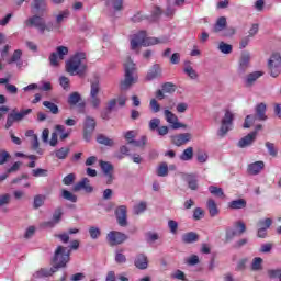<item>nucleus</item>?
<instances>
[{
    "mask_svg": "<svg viewBox=\"0 0 281 281\" xmlns=\"http://www.w3.org/2000/svg\"><path fill=\"white\" fill-rule=\"evenodd\" d=\"M124 79L120 83L121 91H128L133 85H137L139 76L137 75V66L131 57H127L123 64Z\"/></svg>",
    "mask_w": 281,
    "mask_h": 281,
    "instance_id": "nucleus-1",
    "label": "nucleus"
},
{
    "mask_svg": "<svg viewBox=\"0 0 281 281\" xmlns=\"http://www.w3.org/2000/svg\"><path fill=\"white\" fill-rule=\"evenodd\" d=\"M66 71L70 76H83L87 71V54L77 53L66 61Z\"/></svg>",
    "mask_w": 281,
    "mask_h": 281,
    "instance_id": "nucleus-2",
    "label": "nucleus"
},
{
    "mask_svg": "<svg viewBox=\"0 0 281 281\" xmlns=\"http://www.w3.org/2000/svg\"><path fill=\"white\" fill-rule=\"evenodd\" d=\"M161 43L157 37H147L146 32L140 31L131 40V49L135 50L137 47H150V45H159Z\"/></svg>",
    "mask_w": 281,
    "mask_h": 281,
    "instance_id": "nucleus-3",
    "label": "nucleus"
},
{
    "mask_svg": "<svg viewBox=\"0 0 281 281\" xmlns=\"http://www.w3.org/2000/svg\"><path fill=\"white\" fill-rule=\"evenodd\" d=\"M70 256L71 249L64 246H57L53 257L55 269H63V267H67V262H69Z\"/></svg>",
    "mask_w": 281,
    "mask_h": 281,
    "instance_id": "nucleus-4",
    "label": "nucleus"
},
{
    "mask_svg": "<svg viewBox=\"0 0 281 281\" xmlns=\"http://www.w3.org/2000/svg\"><path fill=\"white\" fill-rule=\"evenodd\" d=\"M256 115H247L244 122V128H250L251 124L256 123V120L265 122L267 120V104L259 103L255 108Z\"/></svg>",
    "mask_w": 281,
    "mask_h": 281,
    "instance_id": "nucleus-5",
    "label": "nucleus"
},
{
    "mask_svg": "<svg viewBox=\"0 0 281 281\" xmlns=\"http://www.w3.org/2000/svg\"><path fill=\"white\" fill-rule=\"evenodd\" d=\"M234 112L229 109L224 110V115L221 120V126L218 131L220 137H225L229 131L234 128Z\"/></svg>",
    "mask_w": 281,
    "mask_h": 281,
    "instance_id": "nucleus-6",
    "label": "nucleus"
},
{
    "mask_svg": "<svg viewBox=\"0 0 281 281\" xmlns=\"http://www.w3.org/2000/svg\"><path fill=\"white\" fill-rule=\"evenodd\" d=\"M24 25L26 27H36L40 34H45V31L49 32L47 24H45V20H43V15L35 13L34 15L27 18L24 21Z\"/></svg>",
    "mask_w": 281,
    "mask_h": 281,
    "instance_id": "nucleus-7",
    "label": "nucleus"
},
{
    "mask_svg": "<svg viewBox=\"0 0 281 281\" xmlns=\"http://www.w3.org/2000/svg\"><path fill=\"white\" fill-rule=\"evenodd\" d=\"M269 74L272 78H278L281 74V56L280 53H273L268 60Z\"/></svg>",
    "mask_w": 281,
    "mask_h": 281,
    "instance_id": "nucleus-8",
    "label": "nucleus"
},
{
    "mask_svg": "<svg viewBox=\"0 0 281 281\" xmlns=\"http://www.w3.org/2000/svg\"><path fill=\"white\" fill-rule=\"evenodd\" d=\"M69 54V48L67 46H57L55 52L49 56V63L52 67H58L59 60H65V56Z\"/></svg>",
    "mask_w": 281,
    "mask_h": 281,
    "instance_id": "nucleus-9",
    "label": "nucleus"
},
{
    "mask_svg": "<svg viewBox=\"0 0 281 281\" xmlns=\"http://www.w3.org/2000/svg\"><path fill=\"white\" fill-rule=\"evenodd\" d=\"M128 240V236L122 232L111 231L106 234V241L110 247H116V245H122Z\"/></svg>",
    "mask_w": 281,
    "mask_h": 281,
    "instance_id": "nucleus-10",
    "label": "nucleus"
},
{
    "mask_svg": "<svg viewBox=\"0 0 281 281\" xmlns=\"http://www.w3.org/2000/svg\"><path fill=\"white\" fill-rule=\"evenodd\" d=\"M31 12L32 14H40V16H46L47 12H49V8L47 7V0H33L31 3Z\"/></svg>",
    "mask_w": 281,
    "mask_h": 281,
    "instance_id": "nucleus-11",
    "label": "nucleus"
},
{
    "mask_svg": "<svg viewBox=\"0 0 281 281\" xmlns=\"http://www.w3.org/2000/svg\"><path fill=\"white\" fill-rule=\"evenodd\" d=\"M98 125V123L95 122V119H93L92 116H86L85 121H83V137L86 139V142H90L91 139V135L93 133V131H95V126Z\"/></svg>",
    "mask_w": 281,
    "mask_h": 281,
    "instance_id": "nucleus-12",
    "label": "nucleus"
},
{
    "mask_svg": "<svg viewBox=\"0 0 281 281\" xmlns=\"http://www.w3.org/2000/svg\"><path fill=\"white\" fill-rule=\"evenodd\" d=\"M165 119L168 124H171V128L175 131L179 128H188V125L183 123H179V117L176 116L175 113H172L170 110H165Z\"/></svg>",
    "mask_w": 281,
    "mask_h": 281,
    "instance_id": "nucleus-13",
    "label": "nucleus"
},
{
    "mask_svg": "<svg viewBox=\"0 0 281 281\" xmlns=\"http://www.w3.org/2000/svg\"><path fill=\"white\" fill-rule=\"evenodd\" d=\"M126 205H121L115 210V216L120 227H126L128 225V221L126 220Z\"/></svg>",
    "mask_w": 281,
    "mask_h": 281,
    "instance_id": "nucleus-14",
    "label": "nucleus"
},
{
    "mask_svg": "<svg viewBox=\"0 0 281 281\" xmlns=\"http://www.w3.org/2000/svg\"><path fill=\"white\" fill-rule=\"evenodd\" d=\"M57 269L53 268H41L33 273V280H41L43 278H52L56 273Z\"/></svg>",
    "mask_w": 281,
    "mask_h": 281,
    "instance_id": "nucleus-15",
    "label": "nucleus"
},
{
    "mask_svg": "<svg viewBox=\"0 0 281 281\" xmlns=\"http://www.w3.org/2000/svg\"><path fill=\"white\" fill-rule=\"evenodd\" d=\"M161 66L159 64L153 65L151 68L148 70L145 80H147V82H150L151 80L161 78Z\"/></svg>",
    "mask_w": 281,
    "mask_h": 281,
    "instance_id": "nucleus-16",
    "label": "nucleus"
},
{
    "mask_svg": "<svg viewBox=\"0 0 281 281\" xmlns=\"http://www.w3.org/2000/svg\"><path fill=\"white\" fill-rule=\"evenodd\" d=\"M190 139H192V134L190 133H183L171 136V142L172 144H175V146H183L184 144H188Z\"/></svg>",
    "mask_w": 281,
    "mask_h": 281,
    "instance_id": "nucleus-17",
    "label": "nucleus"
},
{
    "mask_svg": "<svg viewBox=\"0 0 281 281\" xmlns=\"http://www.w3.org/2000/svg\"><path fill=\"white\" fill-rule=\"evenodd\" d=\"M89 178H83L79 182L74 186V192H80V190H85L88 193L93 192V187H91Z\"/></svg>",
    "mask_w": 281,
    "mask_h": 281,
    "instance_id": "nucleus-18",
    "label": "nucleus"
},
{
    "mask_svg": "<svg viewBox=\"0 0 281 281\" xmlns=\"http://www.w3.org/2000/svg\"><path fill=\"white\" fill-rule=\"evenodd\" d=\"M116 106H117V99H111L106 103V108L101 112L102 120H109V117L111 116V113L115 111Z\"/></svg>",
    "mask_w": 281,
    "mask_h": 281,
    "instance_id": "nucleus-19",
    "label": "nucleus"
},
{
    "mask_svg": "<svg viewBox=\"0 0 281 281\" xmlns=\"http://www.w3.org/2000/svg\"><path fill=\"white\" fill-rule=\"evenodd\" d=\"M134 266L140 271L148 269V257L144 254H138L134 260Z\"/></svg>",
    "mask_w": 281,
    "mask_h": 281,
    "instance_id": "nucleus-20",
    "label": "nucleus"
},
{
    "mask_svg": "<svg viewBox=\"0 0 281 281\" xmlns=\"http://www.w3.org/2000/svg\"><path fill=\"white\" fill-rule=\"evenodd\" d=\"M256 137H257V132H251L245 137H243L241 139H239L237 146L239 148H247V146H251V144L256 142Z\"/></svg>",
    "mask_w": 281,
    "mask_h": 281,
    "instance_id": "nucleus-21",
    "label": "nucleus"
},
{
    "mask_svg": "<svg viewBox=\"0 0 281 281\" xmlns=\"http://www.w3.org/2000/svg\"><path fill=\"white\" fill-rule=\"evenodd\" d=\"M249 60H251V55H249V53L247 52H244L239 59V67H238L239 74H245V71L249 69Z\"/></svg>",
    "mask_w": 281,
    "mask_h": 281,
    "instance_id": "nucleus-22",
    "label": "nucleus"
},
{
    "mask_svg": "<svg viewBox=\"0 0 281 281\" xmlns=\"http://www.w3.org/2000/svg\"><path fill=\"white\" fill-rule=\"evenodd\" d=\"M68 104L70 106H76V104H78L80 109H85V101H82V97L78 92H72L68 97Z\"/></svg>",
    "mask_w": 281,
    "mask_h": 281,
    "instance_id": "nucleus-23",
    "label": "nucleus"
},
{
    "mask_svg": "<svg viewBox=\"0 0 281 281\" xmlns=\"http://www.w3.org/2000/svg\"><path fill=\"white\" fill-rule=\"evenodd\" d=\"M182 179L188 183L190 190H199V181L194 175L184 173L182 175Z\"/></svg>",
    "mask_w": 281,
    "mask_h": 281,
    "instance_id": "nucleus-24",
    "label": "nucleus"
},
{
    "mask_svg": "<svg viewBox=\"0 0 281 281\" xmlns=\"http://www.w3.org/2000/svg\"><path fill=\"white\" fill-rule=\"evenodd\" d=\"M226 27H227V18L221 16L216 20L212 29V32H214V34H218L220 32H224Z\"/></svg>",
    "mask_w": 281,
    "mask_h": 281,
    "instance_id": "nucleus-25",
    "label": "nucleus"
},
{
    "mask_svg": "<svg viewBox=\"0 0 281 281\" xmlns=\"http://www.w3.org/2000/svg\"><path fill=\"white\" fill-rule=\"evenodd\" d=\"M265 169V161H256L248 166L249 175H260V171Z\"/></svg>",
    "mask_w": 281,
    "mask_h": 281,
    "instance_id": "nucleus-26",
    "label": "nucleus"
},
{
    "mask_svg": "<svg viewBox=\"0 0 281 281\" xmlns=\"http://www.w3.org/2000/svg\"><path fill=\"white\" fill-rule=\"evenodd\" d=\"M231 210H245L247 207V201L245 199L233 200L228 203Z\"/></svg>",
    "mask_w": 281,
    "mask_h": 281,
    "instance_id": "nucleus-27",
    "label": "nucleus"
},
{
    "mask_svg": "<svg viewBox=\"0 0 281 281\" xmlns=\"http://www.w3.org/2000/svg\"><path fill=\"white\" fill-rule=\"evenodd\" d=\"M199 240V234L194 232H189L182 235V243L190 245Z\"/></svg>",
    "mask_w": 281,
    "mask_h": 281,
    "instance_id": "nucleus-28",
    "label": "nucleus"
},
{
    "mask_svg": "<svg viewBox=\"0 0 281 281\" xmlns=\"http://www.w3.org/2000/svg\"><path fill=\"white\" fill-rule=\"evenodd\" d=\"M206 207L212 218H214V216H218V206L216 205V202L214 200L209 199L206 202Z\"/></svg>",
    "mask_w": 281,
    "mask_h": 281,
    "instance_id": "nucleus-29",
    "label": "nucleus"
},
{
    "mask_svg": "<svg viewBox=\"0 0 281 281\" xmlns=\"http://www.w3.org/2000/svg\"><path fill=\"white\" fill-rule=\"evenodd\" d=\"M97 142H98V144H101L102 146H110V147L115 146V140H113V138H109L104 134H99L97 136Z\"/></svg>",
    "mask_w": 281,
    "mask_h": 281,
    "instance_id": "nucleus-30",
    "label": "nucleus"
},
{
    "mask_svg": "<svg viewBox=\"0 0 281 281\" xmlns=\"http://www.w3.org/2000/svg\"><path fill=\"white\" fill-rule=\"evenodd\" d=\"M184 65H186L184 74H187V76H189V78H191V80H196V78H199V74H196V70H194V68H192V66H190L191 63L186 61Z\"/></svg>",
    "mask_w": 281,
    "mask_h": 281,
    "instance_id": "nucleus-31",
    "label": "nucleus"
},
{
    "mask_svg": "<svg viewBox=\"0 0 281 281\" xmlns=\"http://www.w3.org/2000/svg\"><path fill=\"white\" fill-rule=\"evenodd\" d=\"M261 76H262L261 71H255L249 74L246 78V87H252L254 82H256V80H258V78H260Z\"/></svg>",
    "mask_w": 281,
    "mask_h": 281,
    "instance_id": "nucleus-32",
    "label": "nucleus"
},
{
    "mask_svg": "<svg viewBox=\"0 0 281 281\" xmlns=\"http://www.w3.org/2000/svg\"><path fill=\"white\" fill-rule=\"evenodd\" d=\"M32 113V109L21 110L20 112H12L11 115L13 116V120L15 122H21L26 115H30Z\"/></svg>",
    "mask_w": 281,
    "mask_h": 281,
    "instance_id": "nucleus-33",
    "label": "nucleus"
},
{
    "mask_svg": "<svg viewBox=\"0 0 281 281\" xmlns=\"http://www.w3.org/2000/svg\"><path fill=\"white\" fill-rule=\"evenodd\" d=\"M31 149H33L37 155H43V153H45L43 148H41L38 136H34V138H31Z\"/></svg>",
    "mask_w": 281,
    "mask_h": 281,
    "instance_id": "nucleus-34",
    "label": "nucleus"
},
{
    "mask_svg": "<svg viewBox=\"0 0 281 281\" xmlns=\"http://www.w3.org/2000/svg\"><path fill=\"white\" fill-rule=\"evenodd\" d=\"M46 199H47V196H45L43 194L35 195L34 201H33L34 210H38V207H43V205H45V200Z\"/></svg>",
    "mask_w": 281,
    "mask_h": 281,
    "instance_id": "nucleus-35",
    "label": "nucleus"
},
{
    "mask_svg": "<svg viewBox=\"0 0 281 281\" xmlns=\"http://www.w3.org/2000/svg\"><path fill=\"white\" fill-rule=\"evenodd\" d=\"M194 157V148L188 147L180 156L181 161H190Z\"/></svg>",
    "mask_w": 281,
    "mask_h": 281,
    "instance_id": "nucleus-36",
    "label": "nucleus"
},
{
    "mask_svg": "<svg viewBox=\"0 0 281 281\" xmlns=\"http://www.w3.org/2000/svg\"><path fill=\"white\" fill-rule=\"evenodd\" d=\"M43 106H45L46 109H48V111H50V113H53V115H58L59 113V109L58 105H56V103L52 102V101H44L43 102Z\"/></svg>",
    "mask_w": 281,
    "mask_h": 281,
    "instance_id": "nucleus-37",
    "label": "nucleus"
},
{
    "mask_svg": "<svg viewBox=\"0 0 281 281\" xmlns=\"http://www.w3.org/2000/svg\"><path fill=\"white\" fill-rule=\"evenodd\" d=\"M217 49L222 53V54H232L234 47L232 46V44H227L225 42H220Z\"/></svg>",
    "mask_w": 281,
    "mask_h": 281,
    "instance_id": "nucleus-38",
    "label": "nucleus"
},
{
    "mask_svg": "<svg viewBox=\"0 0 281 281\" xmlns=\"http://www.w3.org/2000/svg\"><path fill=\"white\" fill-rule=\"evenodd\" d=\"M69 147H61L55 150V157H57V159H67V157L69 156Z\"/></svg>",
    "mask_w": 281,
    "mask_h": 281,
    "instance_id": "nucleus-39",
    "label": "nucleus"
},
{
    "mask_svg": "<svg viewBox=\"0 0 281 281\" xmlns=\"http://www.w3.org/2000/svg\"><path fill=\"white\" fill-rule=\"evenodd\" d=\"M209 191L211 192V194H213V196H217L218 199H225V193L223 192L222 188L211 186L209 187Z\"/></svg>",
    "mask_w": 281,
    "mask_h": 281,
    "instance_id": "nucleus-40",
    "label": "nucleus"
},
{
    "mask_svg": "<svg viewBox=\"0 0 281 281\" xmlns=\"http://www.w3.org/2000/svg\"><path fill=\"white\" fill-rule=\"evenodd\" d=\"M156 175L158 177H168V164L161 162L156 170Z\"/></svg>",
    "mask_w": 281,
    "mask_h": 281,
    "instance_id": "nucleus-41",
    "label": "nucleus"
},
{
    "mask_svg": "<svg viewBox=\"0 0 281 281\" xmlns=\"http://www.w3.org/2000/svg\"><path fill=\"white\" fill-rule=\"evenodd\" d=\"M145 240L149 245H153V243H155L156 240H159V234L155 232H147L145 233Z\"/></svg>",
    "mask_w": 281,
    "mask_h": 281,
    "instance_id": "nucleus-42",
    "label": "nucleus"
},
{
    "mask_svg": "<svg viewBox=\"0 0 281 281\" xmlns=\"http://www.w3.org/2000/svg\"><path fill=\"white\" fill-rule=\"evenodd\" d=\"M251 271H262V258L255 257L252 259Z\"/></svg>",
    "mask_w": 281,
    "mask_h": 281,
    "instance_id": "nucleus-43",
    "label": "nucleus"
},
{
    "mask_svg": "<svg viewBox=\"0 0 281 281\" xmlns=\"http://www.w3.org/2000/svg\"><path fill=\"white\" fill-rule=\"evenodd\" d=\"M236 236H240L236 229L227 228L226 235H225V241L231 243V240H234V238H236Z\"/></svg>",
    "mask_w": 281,
    "mask_h": 281,
    "instance_id": "nucleus-44",
    "label": "nucleus"
},
{
    "mask_svg": "<svg viewBox=\"0 0 281 281\" xmlns=\"http://www.w3.org/2000/svg\"><path fill=\"white\" fill-rule=\"evenodd\" d=\"M235 227V232H237V234L239 236H243V234H245V232L247 231V226L245 225V222L243 221H238L234 224Z\"/></svg>",
    "mask_w": 281,
    "mask_h": 281,
    "instance_id": "nucleus-45",
    "label": "nucleus"
},
{
    "mask_svg": "<svg viewBox=\"0 0 281 281\" xmlns=\"http://www.w3.org/2000/svg\"><path fill=\"white\" fill-rule=\"evenodd\" d=\"M100 166H101V170H102L103 175H109V173L113 172V165L111 162L101 160Z\"/></svg>",
    "mask_w": 281,
    "mask_h": 281,
    "instance_id": "nucleus-46",
    "label": "nucleus"
},
{
    "mask_svg": "<svg viewBox=\"0 0 281 281\" xmlns=\"http://www.w3.org/2000/svg\"><path fill=\"white\" fill-rule=\"evenodd\" d=\"M100 93V81L95 80L91 83L90 98L98 97Z\"/></svg>",
    "mask_w": 281,
    "mask_h": 281,
    "instance_id": "nucleus-47",
    "label": "nucleus"
},
{
    "mask_svg": "<svg viewBox=\"0 0 281 281\" xmlns=\"http://www.w3.org/2000/svg\"><path fill=\"white\" fill-rule=\"evenodd\" d=\"M10 201H12V195L10 193L0 195V210L1 207H5V205H10Z\"/></svg>",
    "mask_w": 281,
    "mask_h": 281,
    "instance_id": "nucleus-48",
    "label": "nucleus"
},
{
    "mask_svg": "<svg viewBox=\"0 0 281 281\" xmlns=\"http://www.w3.org/2000/svg\"><path fill=\"white\" fill-rule=\"evenodd\" d=\"M89 234H90V237L92 238V240H98V238H100L102 232L100 231V228H98V226H91L89 228Z\"/></svg>",
    "mask_w": 281,
    "mask_h": 281,
    "instance_id": "nucleus-49",
    "label": "nucleus"
},
{
    "mask_svg": "<svg viewBox=\"0 0 281 281\" xmlns=\"http://www.w3.org/2000/svg\"><path fill=\"white\" fill-rule=\"evenodd\" d=\"M61 196L63 199H66V201H70L71 203H76V201H78V196H76L68 190H63Z\"/></svg>",
    "mask_w": 281,
    "mask_h": 281,
    "instance_id": "nucleus-50",
    "label": "nucleus"
},
{
    "mask_svg": "<svg viewBox=\"0 0 281 281\" xmlns=\"http://www.w3.org/2000/svg\"><path fill=\"white\" fill-rule=\"evenodd\" d=\"M146 202H139L134 206V214H136L137 216H139V214H144V212H146Z\"/></svg>",
    "mask_w": 281,
    "mask_h": 281,
    "instance_id": "nucleus-51",
    "label": "nucleus"
},
{
    "mask_svg": "<svg viewBox=\"0 0 281 281\" xmlns=\"http://www.w3.org/2000/svg\"><path fill=\"white\" fill-rule=\"evenodd\" d=\"M266 148L271 157H278V149H276V145L271 142H266Z\"/></svg>",
    "mask_w": 281,
    "mask_h": 281,
    "instance_id": "nucleus-52",
    "label": "nucleus"
},
{
    "mask_svg": "<svg viewBox=\"0 0 281 281\" xmlns=\"http://www.w3.org/2000/svg\"><path fill=\"white\" fill-rule=\"evenodd\" d=\"M162 91L165 93H175V91H177V87L172 82H166L162 85Z\"/></svg>",
    "mask_w": 281,
    "mask_h": 281,
    "instance_id": "nucleus-53",
    "label": "nucleus"
},
{
    "mask_svg": "<svg viewBox=\"0 0 281 281\" xmlns=\"http://www.w3.org/2000/svg\"><path fill=\"white\" fill-rule=\"evenodd\" d=\"M149 109L153 113H159V111H161V105L157 102V99H151L149 102Z\"/></svg>",
    "mask_w": 281,
    "mask_h": 281,
    "instance_id": "nucleus-54",
    "label": "nucleus"
},
{
    "mask_svg": "<svg viewBox=\"0 0 281 281\" xmlns=\"http://www.w3.org/2000/svg\"><path fill=\"white\" fill-rule=\"evenodd\" d=\"M268 277L273 280L276 278H279V280L281 281V269L277 268V269H270L268 270Z\"/></svg>",
    "mask_w": 281,
    "mask_h": 281,
    "instance_id": "nucleus-55",
    "label": "nucleus"
},
{
    "mask_svg": "<svg viewBox=\"0 0 281 281\" xmlns=\"http://www.w3.org/2000/svg\"><path fill=\"white\" fill-rule=\"evenodd\" d=\"M21 56H23V52H21V49L14 50L13 55L9 60V65H12V63H19V60H21Z\"/></svg>",
    "mask_w": 281,
    "mask_h": 281,
    "instance_id": "nucleus-56",
    "label": "nucleus"
},
{
    "mask_svg": "<svg viewBox=\"0 0 281 281\" xmlns=\"http://www.w3.org/2000/svg\"><path fill=\"white\" fill-rule=\"evenodd\" d=\"M209 156L207 153H205L204 150H198L196 154V160L199 161V164H205V161H207Z\"/></svg>",
    "mask_w": 281,
    "mask_h": 281,
    "instance_id": "nucleus-57",
    "label": "nucleus"
},
{
    "mask_svg": "<svg viewBox=\"0 0 281 281\" xmlns=\"http://www.w3.org/2000/svg\"><path fill=\"white\" fill-rule=\"evenodd\" d=\"M69 18V11L68 10H65V11H61L59 12V14L56 16V23L58 25H60V23H63V21H65V19H68Z\"/></svg>",
    "mask_w": 281,
    "mask_h": 281,
    "instance_id": "nucleus-58",
    "label": "nucleus"
},
{
    "mask_svg": "<svg viewBox=\"0 0 281 281\" xmlns=\"http://www.w3.org/2000/svg\"><path fill=\"white\" fill-rule=\"evenodd\" d=\"M32 175L33 177H47V175H49V171H47V169H33L32 170Z\"/></svg>",
    "mask_w": 281,
    "mask_h": 281,
    "instance_id": "nucleus-59",
    "label": "nucleus"
},
{
    "mask_svg": "<svg viewBox=\"0 0 281 281\" xmlns=\"http://www.w3.org/2000/svg\"><path fill=\"white\" fill-rule=\"evenodd\" d=\"M76 181V173H69L63 179L64 186H71Z\"/></svg>",
    "mask_w": 281,
    "mask_h": 281,
    "instance_id": "nucleus-60",
    "label": "nucleus"
},
{
    "mask_svg": "<svg viewBox=\"0 0 281 281\" xmlns=\"http://www.w3.org/2000/svg\"><path fill=\"white\" fill-rule=\"evenodd\" d=\"M204 216H205V212L203 211V209L196 207L193 211V218H194V221H201V218H203Z\"/></svg>",
    "mask_w": 281,
    "mask_h": 281,
    "instance_id": "nucleus-61",
    "label": "nucleus"
},
{
    "mask_svg": "<svg viewBox=\"0 0 281 281\" xmlns=\"http://www.w3.org/2000/svg\"><path fill=\"white\" fill-rule=\"evenodd\" d=\"M63 218V209H56L53 214V221L54 223L58 224L60 223V220Z\"/></svg>",
    "mask_w": 281,
    "mask_h": 281,
    "instance_id": "nucleus-62",
    "label": "nucleus"
},
{
    "mask_svg": "<svg viewBox=\"0 0 281 281\" xmlns=\"http://www.w3.org/2000/svg\"><path fill=\"white\" fill-rule=\"evenodd\" d=\"M159 124H161V120L155 117L149 121V130L157 131L159 128Z\"/></svg>",
    "mask_w": 281,
    "mask_h": 281,
    "instance_id": "nucleus-63",
    "label": "nucleus"
},
{
    "mask_svg": "<svg viewBox=\"0 0 281 281\" xmlns=\"http://www.w3.org/2000/svg\"><path fill=\"white\" fill-rule=\"evenodd\" d=\"M115 262L117 265H124L126 262V255L120 252V251H116L115 254Z\"/></svg>",
    "mask_w": 281,
    "mask_h": 281,
    "instance_id": "nucleus-64",
    "label": "nucleus"
}]
</instances>
